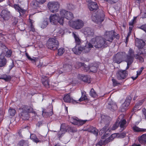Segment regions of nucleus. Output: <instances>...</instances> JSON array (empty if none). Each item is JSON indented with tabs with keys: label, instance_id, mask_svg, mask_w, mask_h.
Returning a JSON list of instances; mask_svg holds the SVG:
<instances>
[{
	"label": "nucleus",
	"instance_id": "obj_57",
	"mask_svg": "<svg viewBox=\"0 0 146 146\" xmlns=\"http://www.w3.org/2000/svg\"><path fill=\"white\" fill-rule=\"evenodd\" d=\"M112 81L113 83V85L115 86L118 85L120 84V83L117 82V81L115 79H112Z\"/></svg>",
	"mask_w": 146,
	"mask_h": 146
},
{
	"label": "nucleus",
	"instance_id": "obj_59",
	"mask_svg": "<svg viewBox=\"0 0 146 146\" xmlns=\"http://www.w3.org/2000/svg\"><path fill=\"white\" fill-rule=\"evenodd\" d=\"M103 133H102V134ZM104 134L102 136H101V138L102 139H106V138L108 137L109 135L108 133H106V132H105L104 133Z\"/></svg>",
	"mask_w": 146,
	"mask_h": 146
},
{
	"label": "nucleus",
	"instance_id": "obj_43",
	"mask_svg": "<svg viewBox=\"0 0 146 146\" xmlns=\"http://www.w3.org/2000/svg\"><path fill=\"white\" fill-rule=\"evenodd\" d=\"M9 113L10 115L13 116L15 114L16 111L13 108H10L9 110Z\"/></svg>",
	"mask_w": 146,
	"mask_h": 146
},
{
	"label": "nucleus",
	"instance_id": "obj_63",
	"mask_svg": "<svg viewBox=\"0 0 146 146\" xmlns=\"http://www.w3.org/2000/svg\"><path fill=\"white\" fill-rule=\"evenodd\" d=\"M14 19V20L13 21V23L14 25H15L16 24H17V23H18V19H17L16 18H15Z\"/></svg>",
	"mask_w": 146,
	"mask_h": 146
},
{
	"label": "nucleus",
	"instance_id": "obj_16",
	"mask_svg": "<svg viewBox=\"0 0 146 146\" xmlns=\"http://www.w3.org/2000/svg\"><path fill=\"white\" fill-rule=\"evenodd\" d=\"M134 53V51L130 48L128 51V54L125 55L126 56L125 59L133 61L135 56Z\"/></svg>",
	"mask_w": 146,
	"mask_h": 146
},
{
	"label": "nucleus",
	"instance_id": "obj_10",
	"mask_svg": "<svg viewBox=\"0 0 146 146\" xmlns=\"http://www.w3.org/2000/svg\"><path fill=\"white\" fill-rule=\"evenodd\" d=\"M84 25L83 22L80 19L72 22L70 24L72 27L77 29L81 28Z\"/></svg>",
	"mask_w": 146,
	"mask_h": 146
},
{
	"label": "nucleus",
	"instance_id": "obj_60",
	"mask_svg": "<svg viewBox=\"0 0 146 146\" xmlns=\"http://www.w3.org/2000/svg\"><path fill=\"white\" fill-rule=\"evenodd\" d=\"M137 54H138L139 55H141V54H143V52H142V48H139L137 50Z\"/></svg>",
	"mask_w": 146,
	"mask_h": 146
},
{
	"label": "nucleus",
	"instance_id": "obj_25",
	"mask_svg": "<svg viewBox=\"0 0 146 146\" xmlns=\"http://www.w3.org/2000/svg\"><path fill=\"white\" fill-rule=\"evenodd\" d=\"M14 7L15 10L19 13L20 15H23L25 13V10L20 7L18 5L15 4Z\"/></svg>",
	"mask_w": 146,
	"mask_h": 146
},
{
	"label": "nucleus",
	"instance_id": "obj_20",
	"mask_svg": "<svg viewBox=\"0 0 146 146\" xmlns=\"http://www.w3.org/2000/svg\"><path fill=\"white\" fill-rule=\"evenodd\" d=\"M138 140L141 144L146 145V134H144L138 137Z\"/></svg>",
	"mask_w": 146,
	"mask_h": 146
},
{
	"label": "nucleus",
	"instance_id": "obj_54",
	"mask_svg": "<svg viewBox=\"0 0 146 146\" xmlns=\"http://www.w3.org/2000/svg\"><path fill=\"white\" fill-rule=\"evenodd\" d=\"M26 56L30 60L34 61H35V60L37 59L36 58L34 57H33V58H31L30 56L27 53H26Z\"/></svg>",
	"mask_w": 146,
	"mask_h": 146
},
{
	"label": "nucleus",
	"instance_id": "obj_47",
	"mask_svg": "<svg viewBox=\"0 0 146 146\" xmlns=\"http://www.w3.org/2000/svg\"><path fill=\"white\" fill-rule=\"evenodd\" d=\"M49 81L48 80H46L45 81H42V84L46 88H49Z\"/></svg>",
	"mask_w": 146,
	"mask_h": 146
},
{
	"label": "nucleus",
	"instance_id": "obj_29",
	"mask_svg": "<svg viewBox=\"0 0 146 146\" xmlns=\"http://www.w3.org/2000/svg\"><path fill=\"white\" fill-rule=\"evenodd\" d=\"M78 78L80 80H82L84 82H88L89 78L87 76L79 74L78 75Z\"/></svg>",
	"mask_w": 146,
	"mask_h": 146
},
{
	"label": "nucleus",
	"instance_id": "obj_46",
	"mask_svg": "<svg viewBox=\"0 0 146 146\" xmlns=\"http://www.w3.org/2000/svg\"><path fill=\"white\" fill-rule=\"evenodd\" d=\"M135 58L139 60L140 62H143L144 61V59L143 58L138 54H135Z\"/></svg>",
	"mask_w": 146,
	"mask_h": 146
},
{
	"label": "nucleus",
	"instance_id": "obj_64",
	"mask_svg": "<svg viewBox=\"0 0 146 146\" xmlns=\"http://www.w3.org/2000/svg\"><path fill=\"white\" fill-rule=\"evenodd\" d=\"M142 52L143 53V54H146V47H144L143 48H142Z\"/></svg>",
	"mask_w": 146,
	"mask_h": 146
},
{
	"label": "nucleus",
	"instance_id": "obj_5",
	"mask_svg": "<svg viewBox=\"0 0 146 146\" xmlns=\"http://www.w3.org/2000/svg\"><path fill=\"white\" fill-rule=\"evenodd\" d=\"M58 15L56 14L51 15L49 17L50 22L51 24L56 25L59 23L60 25H62L63 24V19L60 18Z\"/></svg>",
	"mask_w": 146,
	"mask_h": 146
},
{
	"label": "nucleus",
	"instance_id": "obj_6",
	"mask_svg": "<svg viewBox=\"0 0 146 146\" xmlns=\"http://www.w3.org/2000/svg\"><path fill=\"white\" fill-rule=\"evenodd\" d=\"M48 6L51 12L55 13L58 11L60 5L57 1L51 2L48 3Z\"/></svg>",
	"mask_w": 146,
	"mask_h": 146
},
{
	"label": "nucleus",
	"instance_id": "obj_53",
	"mask_svg": "<svg viewBox=\"0 0 146 146\" xmlns=\"http://www.w3.org/2000/svg\"><path fill=\"white\" fill-rule=\"evenodd\" d=\"M5 52H6V54H5V56H6L7 57H9L11 56V54H12V51L11 50H7V51H6Z\"/></svg>",
	"mask_w": 146,
	"mask_h": 146
},
{
	"label": "nucleus",
	"instance_id": "obj_30",
	"mask_svg": "<svg viewBox=\"0 0 146 146\" xmlns=\"http://www.w3.org/2000/svg\"><path fill=\"white\" fill-rule=\"evenodd\" d=\"M72 66L69 64H66L64 65L63 69L64 72H68L71 70L72 68Z\"/></svg>",
	"mask_w": 146,
	"mask_h": 146
},
{
	"label": "nucleus",
	"instance_id": "obj_50",
	"mask_svg": "<svg viewBox=\"0 0 146 146\" xmlns=\"http://www.w3.org/2000/svg\"><path fill=\"white\" fill-rule=\"evenodd\" d=\"M79 102H77V101H64V102L66 103H71L72 104H80V102L82 101H78Z\"/></svg>",
	"mask_w": 146,
	"mask_h": 146
},
{
	"label": "nucleus",
	"instance_id": "obj_32",
	"mask_svg": "<svg viewBox=\"0 0 146 146\" xmlns=\"http://www.w3.org/2000/svg\"><path fill=\"white\" fill-rule=\"evenodd\" d=\"M110 117L107 115H101V123H105L108 121Z\"/></svg>",
	"mask_w": 146,
	"mask_h": 146
},
{
	"label": "nucleus",
	"instance_id": "obj_34",
	"mask_svg": "<svg viewBox=\"0 0 146 146\" xmlns=\"http://www.w3.org/2000/svg\"><path fill=\"white\" fill-rule=\"evenodd\" d=\"M67 11L64 9H61L60 10V15L61 17H59L60 18H63V21H64V18H65L66 15H67Z\"/></svg>",
	"mask_w": 146,
	"mask_h": 146
},
{
	"label": "nucleus",
	"instance_id": "obj_37",
	"mask_svg": "<svg viewBox=\"0 0 146 146\" xmlns=\"http://www.w3.org/2000/svg\"><path fill=\"white\" fill-rule=\"evenodd\" d=\"M90 96L93 98H96L98 97V95L96 92L93 88L91 89L90 92Z\"/></svg>",
	"mask_w": 146,
	"mask_h": 146
},
{
	"label": "nucleus",
	"instance_id": "obj_42",
	"mask_svg": "<svg viewBox=\"0 0 146 146\" xmlns=\"http://www.w3.org/2000/svg\"><path fill=\"white\" fill-rule=\"evenodd\" d=\"M0 46L1 48V49L2 50V52H3L5 54V52L8 50V48L3 43H1Z\"/></svg>",
	"mask_w": 146,
	"mask_h": 146
},
{
	"label": "nucleus",
	"instance_id": "obj_56",
	"mask_svg": "<svg viewBox=\"0 0 146 146\" xmlns=\"http://www.w3.org/2000/svg\"><path fill=\"white\" fill-rule=\"evenodd\" d=\"M76 64L78 66V67L81 66H83L85 68H86V66L84 63H82L80 62H76Z\"/></svg>",
	"mask_w": 146,
	"mask_h": 146
},
{
	"label": "nucleus",
	"instance_id": "obj_31",
	"mask_svg": "<svg viewBox=\"0 0 146 146\" xmlns=\"http://www.w3.org/2000/svg\"><path fill=\"white\" fill-rule=\"evenodd\" d=\"M48 20L45 19L40 23V26L42 29L45 28L48 25Z\"/></svg>",
	"mask_w": 146,
	"mask_h": 146
},
{
	"label": "nucleus",
	"instance_id": "obj_15",
	"mask_svg": "<svg viewBox=\"0 0 146 146\" xmlns=\"http://www.w3.org/2000/svg\"><path fill=\"white\" fill-rule=\"evenodd\" d=\"M42 137L41 138L40 137L38 138L36 135L34 134H31L30 136V139L34 142L37 143H38L42 142L44 141L45 140L42 139Z\"/></svg>",
	"mask_w": 146,
	"mask_h": 146
},
{
	"label": "nucleus",
	"instance_id": "obj_4",
	"mask_svg": "<svg viewBox=\"0 0 146 146\" xmlns=\"http://www.w3.org/2000/svg\"><path fill=\"white\" fill-rule=\"evenodd\" d=\"M46 46L50 50H54L58 47V42L56 38H50L47 41Z\"/></svg>",
	"mask_w": 146,
	"mask_h": 146
},
{
	"label": "nucleus",
	"instance_id": "obj_51",
	"mask_svg": "<svg viewBox=\"0 0 146 146\" xmlns=\"http://www.w3.org/2000/svg\"><path fill=\"white\" fill-rule=\"evenodd\" d=\"M125 61L127 62V66L125 70H126L128 69L129 68V66L131 64L133 63V61H130L125 59Z\"/></svg>",
	"mask_w": 146,
	"mask_h": 146
},
{
	"label": "nucleus",
	"instance_id": "obj_11",
	"mask_svg": "<svg viewBox=\"0 0 146 146\" xmlns=\"http://www.w3.org/2000/svg\"><path fill=\"white\" fill-rule=\"evenodd\" d=\"M82 31L84 35L88 36H93L94 35V29L90 27H85Z\"/></svg>",
	"mask_w": 146,
	"mask_h": 146
},
{
	"label": "nucleus",
	"instance_id": "obj_40",
	"mask_svg": "<svg viewBox=\"0 0 146 146\" xmlns=\"http://www.w3.org/2000/svg\"><path fill=\"white\" fill-rule=\"evenodd\" d=\"M63 100H75L70 96L69 94L63 97Z\"/></svg>",
	"mask_w": 146,
	"mask_h": 146
},
{
	"label": "nucleus",
	"instance_id": "obj_9",
	"mask_svg": "<svg viewBox=\"0 0 146 146\" xmlns=\"http://www.w3.org/2000/svg\"><path fill=\"white\" fill-rule=\"evenodd\" d=\"M53 107L51 106H49L46 109H43L42 111V115L43 117H46L52 115Z\"/></svg>",
	"mask_w": 146,
	"mask_h": 146
},
{
	"label": "nucleus",
	"instance_id": "obj_44",
	"mask_svg": "<svg viewBox=\"0 0 146 146\" xmlns=\"http://www.w3.org/2000/svg\"><path fill=\"white\" fill-rule=\"evenodd\" d=\"M119 123L117 122V120L116 122L113 124V126L111 128V130H114L117 129L119 126Z\"/></svg>",
	"mask_w": 146,
	"mask_h": 146
},
{
	"label": "nucleus",
	"instance_id": "obj_2",
	"mask_svg": "<svg viewBox=\"0 0 146 146\" xmlns=\"http://www.w3.org/2000/svg\"><path fill=\"white\" fill-rule=\"evenodd\" d=\"M19 115L23 120H26L29 119V113H32L35 114V112L31 106H23L19 109Z\"/></svg>",
	"mask_w": 146,
	"mask_h": 146
},
{
	"label": "nucleus",
	"instance_id": "obj_21",
	"mask_svg": "<svg viewBox=\"0 0 146 146\" xmlns=\"http://www.w3.org/2000/svg\"><path fill=\"white\" fill-rule=\"evenodd\" d=\"M130 104L129 101H125L120 107V111L122 112L125 111L128 108Z\"/></svg>",
	"mask_w": 146,
	"mask_h": 146
},
{
	"label": "nucleus",
	"instance_id": "obj_18",
	"mask_svg": "<svg viewBox=\"0 0 146 146\" xmlns=\"http://www.w3.org/2000/svg\"><path fill=\"white\" fill-rule=\"evenodd\" d=\"M7 63V60L5 58V54L3 52L0 54V67L4 66Z\"/></svg>",
	"mask_w": 146,
	"mask_h": 146
},
{
	"label": "nucleus",
	"instance_id": "obj_7",
	"mask_svg": "<svg viewBox=\"0 0 146 146\" xmlns=\"http://www.w3.org/2000/svg\"><path fill=\"white\" fill-rule=\"evenodd\" d=\"M125 53L124 52H119L113 56V62L118 64L123 61V58L125 57Z\"/></svg>",
	"mask_w": 146,
	"mask_h": 146
},
{
	"label": "nucleus",
	"instance_id": "obj_35",
	"mask_svg": "<svg viewBox=\"0 0 146 146\" xmlns=\"http://www.w3.org/2000/svg\"><path fill=\"white\" fill-rule=\"evenodd\" d=\"M113 134L112 135L108 138L106 139L105 140L102 141L103 143V145H105L106 144L113 140Z\"/></svg>",
	"mask_w": 146,
	"mask_h": 146
},
{
	"label": "nucleus",
	"instance_id": "obj_8",
	"mask_svg": "<svg viewBox=\"0 0 146 146\" xmlns=\"http://www.w3.org/2000/svg\"><path fill=\"white\" fill-rule=\"evenodd\" d=\"M115 35V32L114 31H107L104 34V36L105 38L102 36V37L105 39V40L107 43V46H106L105 47H106L108 46L107 42H106V39L107 40V41L110 42H112L114 39V36ZM99 36L101 37V36ZM104 48V47L103 48Z\"/></svg>",
	"mask_w": 146,
	"mask_h": 146
},
{
	"label": "nucleus",
	"instance_id": "obj_45",
	"mask_svg": "<svg viewBox=\"0 0 146 146\" xmlns=\"http://www.w3.org/2000/svg\"><path fill=\"white\" fill-rule=\"evenodd\" d=\"M86 120H82L79 119L77 125L78 126H82L87 121Z\"/></svg>",
	"mask_w": 146,
	"mask_h": 146
},
{
	"label": "nucleus",
	"instance_id": "obj_36",
	"mask_svg": "<svg viewBox=\"0 0 146 146\" xmlns=\"http://www.w3.org/2000/svg\"><path fill=\"white\" fill-rule=\"evenodd\" d=\"M67 15H66L65 18L68 20H71L74 18L72 13L70 12L67 11Z\"/></svg>",
	"mask_w": 146,
	"mask_h": 146
},
{
	"label": "nucleus",
	"instance_id": "obj_1",
	"mask_svg": "<svg viewBox=\"0 0 146 146\" xmlns=\"http://www.w3.org/2000/svg\"><path fill=\"white\" fill-rule=\"evenodd\" d=\"M107 46V43L104 38L102 37L96 36L92 38L89 42H87L85 43V45H82V46L80 47L76 46L72 48V50L74 53L79 54L82 51L85 53L89 52L91 48H94V46L98 49L103 48Z\"/></svg>",
	"mask_w": 146,
	"mask_h": 146
},
{
	"label": "nucleus",
	"instance_id": "obj_61",
	"mask_svg": "<svg viewBox=\"0 0 146 146\" xmlns=\"http://www.w3.org/2000/svg\"><path fill=\"white\" fill-rule=\"evenodd\" d=\"M126 133L125 132H122L119 134V137L120 138H123L126 136Z\"/></svg>",
	"mask_w": 146,
	"mask_h": 146
},
{
	"label": "nucleus",
	"instance_id": "obj_52",
	"mask_svg": "<svg viewBox=\"0 0 146 146\" xmlns=\"http://www.w3.org/2000/svg\"><path fill=\"white\" fill-rule=\"evenodd\" d=\"M64 51V49L63 48H60L58 50V55L61 56L63 54Z\"/></svg>",
	"mask_w": 146,
	"mask_h": 146
},
{
	"label": "nucleus",
	"instance_id": "obj_41",
	"mask_svg": "<svg viewBox=\"0 0 146 146\" xmlns=\"http://www.w3.org/2000/svg\"><path fill=\"white\" fill-rule=\"evenodd\" d=\"M79 119L76 117H72L71 118V123L75 125H77Z\"/></svg>",
	"mask_w": 146,
	"mask_h": 146
},
{
	"label": "nucleus",
	"instance_id": "obj_48",
	"mask_svg": "<svg viewBox=\"0 0 146 146\" xmlns=\"http://www.w3.org/2000/svg\"><path fill=\"white\" fill-rule=\"evenodd\" d=\"M68 130L69 131L71 132H74L77 131L76 128L72 127H69L68 128Z\"/></svg>",
	"mask_w": 146,
	"mask_h": 146
},
{
	"label": "nucleus",
	"instance_id": "obj_58",
	"mask_svg": "<svg viewBox=\"0 0 146 146\" xmlns=\"http://www.w3.org/2000/svg\"><path fill=\"white\" fill-rule=\"evenodd\" d=\"M62 129L60 128V131H59L58 133V137L59 138H60L63 136V135L64 134V133L61 132Z\"/></svg>",
	"mask_w": 146,
	"mask_h": 146
},
{
	"label": "nucleus",
	"instance_id": "obj_26",
	"mask_svg": "<svg viewBox=\"0 0 146 146\" xmlns=\"http://www.w3.org/2000/svg\"><path fill=\"white\" fill-rule=\"evenodd\" d=\"M72 34L73 36L75 38L76 46L79 45L81 43V45H82V43H81L80 40L78 36L76 34V33L75 32H73Z\"/></svg>",
	"mask_w": 146,
	"mask_h": 146
},
{
	"label": "nucleus",
	"instance_id": "obj_14",
	"mask_svg": "<svg viewBox=\"0 0 146 146\" xmlns=\"http://www.w3.org/2000/svg\"><path fill=\"white\" fill-rule=\"evenodd\" d=\"M0 15L1 17L3 19V20L7 21L9 19L10 13L8 10L3 9L1 12Z\"/></svg>",
	"mask_w": 146,
	"mask_h": 146
},
{
	"label": "nucleus",
	"instance_id": "obj_39",
	"mask_svg": "<svg viewBox=\"0 0 146 146\" xmlns=\"http://www.w3.org/2000/svg\"><path fill=\"white\" fill-rule=\"evenodd\" d=\"M82 96L78 100H88L87 97L86 95V92H82Z\"/></svg>",
	"mask_w": 146,
	"mask_h": 146
},
{
	"label": "nucleus",
	"instance_id": "obj_17",
	"mask_svg": "<svg viewBox=\"0 0 146 146\" xmlns=\"http://www.w3.org/2000/svg\"><path fill=\"white\" fill-rule=\"evenodd\" d=\"M106 106L108 109L113 111L116 110L117 109L116 104L113 101H110Z\"/></svg>",
	"mask_w": 146,
	"mask_h": 146
},
{
	"label": "nucleus",
	"instance_id": "obj_13",
	"mask_svg": "<svg viewBox=\"0 0 146 146\" xmlns=\"http://www.w3.org/2000/svg\"><path fill=\"white\" fill-rule=\"evenodd\" d=\"M123 115H119L117 120L120 127L123 128V129H124L126 127L125 124L126 123V121L125 119H123Z\"/></svg>",
	"mask_w": 146,
	"mask_h": 146
},
{
	"label": "nucleus",
	"instance_id": "obj_12",
	"mask_svg": "<svg viewBox=\"0 0 146 146\" xmlns=\"http://www.w3.org/2000/svg\"><path fill=\"white\" fill-rule=\"evenodd\" d=\"M117 79L121 80L126 78L128 75L127 71L126 70H120L116 74Z\"/></svg>",
	"mask_w": 146,
	"mask_h": 146
},
{
	"label": "nucleus",
	"instance_id": "obj_22",
	"mask_svg": "<svg viewBox=\"0 0 146 146\" xmlns=\"http://www.w3.org/2000/svg\"><path fill=\"white\" fill-rule=\"evenodd\" d=\"M98 67V65L96 63L92 64L90 65L89 68L86 67V70H87L89 69L91 72H96L97 71Z\"/></svg>",
	"mask_w": 146,
	"mask_h": 146
},
{
	"label": "nucleus",
	"instance_id": "obj_62",
	"mask_svg": "<svg viewBox=\"0 0 146 146\" xmlns=\"http://www.w3.org/2000/svg\"><path fill=\"white\" fill-rule=\"evenodd\" d=\"M103 143L102 140H100L98 143L96 145V146H102L103 145Z\"/></svg>",
	"mask_w": 146,
	"mask_h": 146
},
{
	"label": "nucleus",
	"instance_id": "obj_19",
	"mask_svg": "<svg viewBox=\"0 0 146 146\" xmlns=\"http://www.w3.org/2000/svg\"><path fill=\"white\" fill-rule=\"evenodd\" d=\"M88 6L90 10L93 12L95 11L98 8V6L97 3L94 2L88 4Z\"/></svg>",
	"mask_w": 146,
	"mask_h": 146
},
{
	"label": "nucleus",
	"instance_id": "obj_23",
	"mask_svg": "<svg viewBox=\"0 0 146 146\" xmlns=\"http://www.w3.org/2000/svg\"><path fill=\"white\" fill-rule=\"evenodd\" d=\"M145 43L142 40L137 39L135 40V45L138 48H141L143 47Z\"/></svg>",
	"mask_w": 146,
	"mask_h": 146
},
{
	"label": "nucleus",
	"instance_id": "obj_28",
	"mask_svg": "<svg viewBox=\"0 0 146 146\" xmlns=\"http://www.w3.org/2000/svg\"><path fill=\"white\" fill-rule=\"evenodd\" d=\"M132 129L135 132H145L146 131V129L139 128L136 125L132 127Z\"/></svg>",
	"mask_w": 146,
	"mask_h": 146
},
{
	"label": "nucleus",
	"instance_id": "obj_3",
	"mask_svg": "<svg viewBox=\"0 0 146 146\" xmlns=\"http://www.w3.org/2000/svg\"><path fill=\"white\" fill-rule=\"evenodd\" d=\"M92 20L93 21L98 24H101L104 19V15L103 12L101 10L98 11L95 15L93 14Z\"/></svg>",
	"mask_w": 146,
	"mask_h": 146
},
{
	"label": "nucleus",
	"instance_id": "obj_24",
	"mask_svg": "<svg viewBox=\"0 0 146 146\" xmlns=\"http://www.w3.org/2000/svg\"><path fill=\"white\" fill-rule=\"evenodd\" d=\"M87 131L89 132L93 133L96 136H97L98 132V130L95 127L90 126L88 128Z\"/></svg>",
	"mask_w": 146,
	"mask_h": 146
},
{
	"label": "nucleus",
	"instance_id": "obj_55",
	"mask_svg": "<svg viewBox=\"0 0 146 146\" xmlns=\"http://www.w3.org/2000/svg\"><path fill=\"white\" fill-rule=\"evenodd\" d=\"M142 72L140 70L139 72H137V76L135 77L133 76L131 77V78L133 79V80H136L138 77L139 75H140Z\"/></svg>",
	"mask_w": 146,
	"mask_h": 146
},
{
	"label": "nucleus",
	"instance_id": "obj_33",
	"mask_svg": "<svg viewBox=\"0 0 146 146\" xmlns=\"http://www.w3.org/2000/svg\"><path fill=\"white\" fill-rule=\"evenodd\" d=\"M11 77L10 76H7L4 74L0 76V79H3L6 81H8L11 80Z\"/></svg>",
	"mask_w": 146,
	"mask_h": 146
},
{
	"label": "nucleus",
	"instance_id": "obj_27",
	"mask_svg": "<svg viewBox=\"0 0 146 146\" xmlns=\"http://www.w3.org/2000/svg\"><path fill=\"white\" fill-rule=\"evenodd\" d=\"M18 145L20 146H29V142L28 140L22 139L19 142Z\"/></svg>",
	"mask_w": 146,
	"mask_h": 146
},
{
	"label": "nucleus",
	"instance_id": "obj_49",
	"mask_svg": "<svg viewBox=\"0 0 146 146\" xmlns=\"http://www.w3.org/2000/svg\"><path fill=\"white\" fill-rule=\"evenodd\" d=\"M107 129V127L106 126H104L100 131L99 134L100 135H102V133L106 132V130Z\"/></svg>",
	"mask_w": 146,
	"mask_h": 146
},
{
	"label": "nucleus",
	"instance_id": "obj_38",
	"mask_svg": "<svg viewBox=\"0 0 146 146\" xmlns=\"http://www.w3.org/2000/svg\"><path fill=\"white\" fill-rule=\"evenodd\" d=\"M39 4H40V3L36 0V1H32L31 3V5L33 7L36 8L37 7H39Z\"/></svg>",
	"mask_w": 146,
	"mask_h": 146
}]
</instances>
